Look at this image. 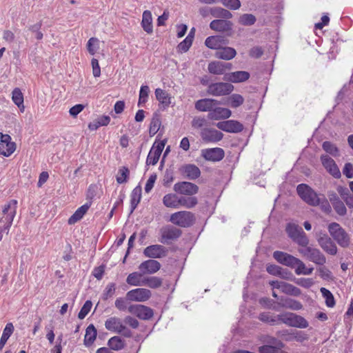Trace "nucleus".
I'll list each match as a JSON object with an SVG mask.
<instances>
[{
  "instance_id": "nucleus-1",
  "label": "nucleus",
  "mask_w": 353,
  "mask_h": 353,
  "mask_svg": "<svg viewBox=\"0 0 353 353\" xmlns=\"http://www.w3.org/2000/svg\"><path fill=\"white\" fill-rule=\"evenodd\" d=\"M259 319L271 325L284 323L288 326L300 329L307 328L309 325V323L305 318L292 312L274 315L270 312H265L260 314Z\"/></svg>"
},
{
  "instance_id": "nucleus-2",
  "label": "nucleus",
  "mask_w": 353,
  "mask_h": 353,
  "mask_svg": "<svg viewBox=\"0 0 353 353\" xmlns=\"http://www.w3.org/2000/svg\"><path fill=\"white\" fill-rule=\"evenodd\" d=\"M285 231L288 236L296 244L301 247H306L309 244V239L301 226L289 223L286 225Z\"/></svg>"
},
{
  "instance_id": "nucleus-3",
  "label": "nucleus",
  "mask_w": 353,
  "mask_h": 353,
  "mask_svg": "<svg viewBox=\"0 0 353 353\" xmlns=\"http://www.w3.org/2000/svg\"><path fill=\"white\" fill-rule=\"evenodd\" d=\"M297 194L306 203L311 206H318L321 194H318L312 188L305 183L297 185Z\"/></svg>"
},
{
  "instance_id": "nucleus-4",
  "label": "nucleus",
  "mask_w": 353,
  "mask_h": 353,
  "mask_svg": "<svg viewBox=\"0 0 353 353\" xmlns=\"http://www.w3.org/2000/svg\"><path fill=\"white\" fill-rule=\"evenodd\" d=\"M327 230L332 237L342 248H347L350 244V237L345 230L337 223L328 225Z\"/></svg>"
},
{
  "instance_id": "nucleus-5",
  "label": "nucleus",
  "mask_w": 353,
  "mask_h": 353,
  "mask_svg": "<svg viewBox=\"0 0 353 353\" xmlns=\"http://www.w3.org/2000/svg\"><path fill=\"white\" fill-rule=\"evenodd\" d=\"M17 201L12 199L5 204L3 208V216L0 219V222L4 223L3 230H9L12 224L13 219L16 214Z\"/></svg>"
},
{
  "instance_id": "nucleus-6",
  "label": "nucleus",
  "mask_w": 353,
  "mask_h": 353,
  "mask_svg": "<svg viewBox=\"0 0 353 353\" xmlns=\"http://www.w3.org/2000/svg\"><path fill=\"white\" fill-rule=\"evenodd\" d=\"M193 213L188 211H180L171 214L170 221L182 228H188L194 223Z\"/></svg>"
},
{
  "instance_id": "nucleus-7",
  "label": "nucleus",
  "mask_w": 353,
  "mask_h": 353,
  "mask_svg": "<svg viewBox=\"0 0 353 353\" xmlns=\"http://www.w3.org/2000/svg\"><path fill=\"white\" fill-rule=\"evenodd\" d=\"M303 248L299 249V252L306 257L309 261L320 265L325 263L326 258L319 249L307 245Z\"/></svg>"
},
{
  "instance_id": "nucleus-8",
  "label": "nucleus",
  "mask_w": 353,
  "mask_h": 353,
  "mask_svg": "<svg viewBox=\"0 0 353 353\" xmlns=\"http://www.w3.org/2000/svg\"><path fill=\"white\" fill-rule=\"evenodd\" d=\"M105 328L108 330L121 334L126 337H130L132 332L130 330L127 328L123 324L122 321L116 317H111L106 320L105 323Z\"/></svg>"
},
{
  "instance_id": "nucleus-9",
  "label": "nucleus",
  "mask_w": 353,
  "mask_h": 353,
  "mask_svg": "<svg viewBox=\"0 0 353 353\" xmlns=\"http://www.w3.org/2000/svg\"><path fill=\"white\" fill-rule=\"evenodd\" d=\"M234 90V86L229 83H214L209 85L208 93L213 96H222L230 94Z\"/></svg>"
},
{
  "instance_id": "nucleus-10",
  "label": "nucleus",
  "mask_w": 353,
  "mask_h": 353,
  "mask_svg": "<svg viewBox=\"0 0 353 353\" xmlns=\"http://www.w3.org/2000/svg\"><path fill=\"white\" fill-rule=\"evenodd\" d=\"M160 232V241L164 244H169L170 241L176 240L181 235L180 229L171 225L161 228Z\"/></svg>"
},
{
  "instance_id": "nucleus-11",
  "label": "nucleus",
  "mask_w": 353,
  "mask_h": 353,
  "mask_svg": "<svg viewBox=\"0 0 353 353\" xmlns=\"http://www.w3.org/2000/svg\"><path fill=\"white\" fill-rule=\"evenodd\" d=\"M317 241L321 248L330 255H336L337 247L332 239L325 233H321Z\"/></svg>"
},
{
  "instance_id": "nucleus-12",
  "label": "nucleus",
  "mask_w": 353,
  "mask_h": 353,
  "mask_svg": "<svg viewBox=\"0 0 353 353\" xmlns=\"http://www.w3.org/2000/svg\"><path fill=\"white\" fill-rule=\"evenodd\" d=\"M15 150L16 144L11 141L10 136L0 133V154L5 157H9Z\"/></svg>"
},
{
  "instance_id": "nucleus-13",
  "label": "nucleus",
  "mask_w": 353,
  "mask_h": 353,
  "mask_svg": "<svg viewBox=\"0 0 353 353\" xmlns=\"http://www.w3.org/2000/svg\"><path fill=\"white\" fill-rule=\"evenodd\" d=\"M173 189L179 194L188 196H192L199 191V187L196 184L188 181L175 183Z\"/></svg>"
},
{
  "instance_id": "nucleus-14",
  "label": "nucleus",
  "mask_w": 353,
  "mask_h": 353,
  "mask_svg": "<svg viewBox=\"0 0 353 353\" xmlns=\"http://www.w3.org/2000/svg\"><path fill=\"white\" fill-rule=\"evenodd\" d=\"M216 125L219 129L229 133H239L243 130V124L236 120L220 121Z\"/></svg>"
},
{
  "instance_id": "nucleus-15",
  "label": "nucleus",
  "mask_w": 353,
  "mask_h": 353,
  "mask_svg": "<svg viewBox=\"0 0 353 353\" xmlns=\"http://www.w3.org/2000/svg\"><path fill=\"white\" fill-rule=\"evenodd\" d=\"M202 140L207 143H216L221 141L223 134L214 128H203L200 133Z\"/></svg>"
},
{
  "instance_id": "nucleus-16",
  "label": "nucleus",
  "mask_w": 353,
  "mask_h": 353,
  "mask_svg": "<svg viewBox=\"0 0 353 353\" xmlns=\"http://www.w3.org/2000/svg\"><path fill=\"white\" fill-rule=\"evenodd\" d=\"M201 154L205 160L214 162L220 161L225 157V152L221 148L203 149Z\"/></svg>"
},
{
  "instance_id": "nucleus-17",
  "label": "nucleus",
  "mask_w": 353,
  "mask_h": 353,
  "mask_svg": "<svg viewBox=\"0 0 353 353\" xmlns=\"http://www.w3.org/2000/svg\"><path fill=\"white\" fill-rule=\"evenodd\" d=\"M321 161L325 170L335 179H339L341 174L335 161L328 155H321Z\"/></svg>"
},
{
  "instance_id": "nucleus-18",
  "label": "nucleus",
  "mask_w": 353,
  "mask_h": 353,
  "mask_svg": "<svg viewBox=\"0 0 353 353\" xmlns=\"http://www.w3.org/2000/svg\"><path fill=\"white\" fill-rule=\"evenodd\" d=\"M270 284L273 288L279 289L285 294L294 296L301 294L300 289L290 283L279 281H272L270 282Z\"/></svg>"
},
{
  "instance_id": "nucleus-19",
  "label": "nucleus",
  "mask_w": 353,
  "mask_h": 353,
  "mask_svg": "<svg viewBox=\"0 0 353 353\" xmlns=\"http://www.w3.org/2000/svg\"><path fill=\"white\" fill-rule=\"evenodd\" d=\"M151 296V292L145 288H137L129 291L126 297L130 301H145Z\"/></svg>"
},
{
  "instance_id": "nucleus-20",
  "label": "nucleus",
  "mask_w": 353,
  "mask_h": 353,
  "mask_svg": "<svg viewBox=\"0 0 353 353\" xmlns=\"http://www.w3.org/2000/svg\"><path fill=\"white\" fill-rule=\"evenodd\" d=\"M274 259L279 263L288 266L291 268H295L296 259L295 256L281 251H275L273 253Z\"/></svg>"
},
{
  "instance_id": "nucleus-21",
  "label": "nucleus",
  "mask_w": 353,
  "mask_h": 353,
  "mask_svg": "<svg viewBox=\"0 0 353 353\" xmlns=\"http://www.w3.org/2000/svg\"><path fill=\"white\" fill-rule=\"evenodd\" d=\"M167 249L161 245L148 246L143 250L145 256L151 259L161 258L166 256Z\"/></svg>"
},
{
  "instance_id": "nucleus-22",
  "label": "nucleus",
  "mask_w": 353,
  "mask_h": 353,
  "mask_svg": "<svg viewBox=\"0 0 353 353\" xmlns=\"http://www.w3.org/2000/svg\"><path fill=\"white\" fill-rule=\"evenodd\" d=\"M233 23L225 19H214L210 23V28L212 30L221 32H228L232 30Z\"/></svg>"
},
{
  "instance_id": "nucleus-23",
  "label": "nucleus",
  "mask_w": 353,
  "mask_h": 353,
  "mask_svg": "<svg viewBox=\"0 0 353 353\" xmlns=\"http://www.w3.org/2000/svg\"><path fill=\"white\" fill-rule=\"evenodd\" d=\"M164 146L165 143L161 141L156 146L154 145L152 147L146 159V163L148 165H154L157 163Z\"/></svg>"
},
{
  "instance_id": "nucleus-24",
  "label": "nucleus",
  "mask_w": 353,
  "mask_h": 353,
  "mask_svg": "<svg viewBox=\"0 0 353 353\" xmlns=\"http://www.w3.org/2000/svg\"><path fill=\"white\" fill-rule=\"evenodd\" d=\"M161 264L159 261L153 259H149L142 262L139 269L143 274H154L159 270Z\"/></svg>"
},
{
  "instance_id": "nucleus-25",
  "label": "nucleus",
  "mask_w": 353,
  "mask_h": 353,
  "mask_svg": "<svg viewBox=\"0 0 353 353\" xmlns=\"http://www.w3.org/2000/svg\"><path fill=\"white\" fill-rule=\"evenodd\" d=\"M220 102L213 99H202L195 102V108L201 112H209L217 105H219Z\"/></svg>"
},
{
  "instance_id": "nucleus-26",
  "label": "nucleus",
  "mask_w": 353,
  "mask_h": 353,
  "mask_svg": "<svg viewBox=\"0 0 353 353\" xmlns=\"http://www.w3.org/2000/svg\"><path fill=\"white\" fill-rule=\"evenodd\" d=\"M232 114L230 110L225 108L214 107L208 114L210 120H221L229 118Z\"/></svg>"
},
{
  "instance_id": "nucleus-27",
  "label": "nucleus",
  "mask_w": 353,
  "mask_h": 353,
  "mask_svg": "<svg viewBox=\"0 0 353 353\" xmlns=\"http://www.w3.org/2000/svg\"><path fill=\"white\" fill-rule=\"evenodd\" d=\"M250 76V73L246 71H236L225 74L223 80L232 83H241L247 81Z\"/></svg>"
},
{
  "instance_id": "nucleus-28",
  "label": "nucleus",
  "mask_w": 353,
  "mask_h": 353,
  "mask_svg": "<svg viewBox=\"0 0 353 353\" xmlns=\"http://www.w3.org/2000/svg\"><path fill=\"white\" fill-rule=\"evenodd\" d=\"M236 55V51L234 48L228 46H221L214 53V57L219 59L229 61L232 59Z\"/></svg>"
},
{
  "instance_id": "nucleus-29",
  "label": "nucleus",
  "mask_w": 353,
  "mask_h": 353,
  "mask_svg": "<svg viewBox=\"0 0 353 353\" xmlns=\"http://www.w3.org/2000/svg\"><path fill=\"white\" fill-rule=\"evenodd\" d=\"M228 43V40L225 39L223 36H210L207 37L205 41V45L213 50H216L217 51L219 48H220L222 45H225Z\"/></svg>"
},
{
  "instance_id": "nucleus-30",
  "label": "nucleus",
  "mask_w": 353,
  "mask_h": 353,
  "mask_svg": "<svg viewBox=\"0 0 353 353\" xmlns=\"http://www.w3.org/2000/svg\"><path fill=\"white\" fill-rule=\"evenodd\" d=\"M91 205V202L86 203L79 208L69 218L68 224L72 225L81 220L84 214L88 212Z\"/></svg>"
},
{
  "instance_id": "nucleus-31",
  "label": "nucleus",
  "mask_w": 353,
  "mask_h": 353,
  "mask_svg": "<svg viewBox=\"0 0 353 353\" xmlns=\"http://www.w3.org/2000/svg\"><path fill=\"white\" fill-rule=\"evenodd\" d=\"M183 174L190 180H194L199 177L201 171L199 168L193 164H187L182 168Z\"/></svg>"
},
{
  "instance_id": "nucleus-32",
  "label": "nucleus",
  "mask_w": 353,
  "mask_h": 353,
  "mask_svg": "<svg viewBox=\"0 0 353 353\" xmlns=\"http://www.w3.org/2000/svg\"><path fill=\"white\" fill-rule=\"evenodd\" d=\"M310 339V335L307 332L301 330H290V334L288 335L287 341H295L299 343H303Z\"/></svg>"
},
{
  "instance_id": "nucleus-33",
  "label": "nucleus",
  "mask_w": 353,
  "mask_h": 353,
  "mask_svg": "<svg viewBox=\"0 0 353 353\" xmlns=\"http://www.w3.org/2000/svg\"><path fill=\"white\" fill-rule=\"evenodd\" d=\"M141 26L148 34L153 32L152 17L150 11L145 10L143 12Z\"/></svg>"
},
{
  "instance_id": "nucleus-34",
  "label": "nucleus",
  "mask_w": 353,
  "mask_h": 353,
  "mask_svg": "<svg viewBox=\"0 0 353 353\" xmlns=\"http://www.w3.org/2000/svg\"><path fill=\"white\" fill-rule=\"evenodd\" d=\"M210 14L217 19H230L232 17V14L229 10L221 7L210 8Z\"/></svg>"
},
{
  "instance_id": "nucleus-35",
  "label": "nucleus",
  "mask_w": 353,
  "mask_h": 353,
  "mask_svg": "<svg viewBox=\"0 0 353 353\" xmlns=\"http://www.w3.org/2000/svg\"><path fill=\"white\" fill-rule=\"evenodd\" d=\"M143 274L141 271L140 272H134L130 274L127 279L126 282L128 284L132 286H143Z\"/></svg>"
},
{
  "instance_id": "nucleus-36",
  "label": "nucleus",
  "mask_w": 353,
  "mask_h": 353,
  "mask_svg": "<svg viewBox=\"0 0 353 353\" xmlns=\"http://www.w3.org/2000/svg\"><path fill=\"white\" fill-rule=\"evenodd\" d=\"M130 214L136 209L141 198V188L137 186L133 189L130 195Z\"/></svg>"
},
{
  "instance_id": "nucleus-37",
  "label": "nucleus",
  "mask_w": 353,
  "mask_h": 353,
  "mask_svg": "<svg viewBox=\"0 0 353 353\" xmlns=\"http://www.w3.org/2000/svg\"><path fill=\"white\" fill-rule=\"evenodd\" d=\"M155 96L157 99L163 105L164 108L170 105L171 103L170 97L166 91L161 88H157L155 90Z\"/></svg>"
},
{
  "instance_id": "nucleus-38",
  "label": "nucleus",
  "mask_w": 353,
  "mask_h": 353,
  "mask_svg": "<svg viewBox=\"0 0 353 353\" xmlns=\"http://www.w3.org/2000/svg\"><path fill=\"white\" fill-rule=\"evenodd\" d=\"M97 337V330L93 325H90L85 330L84 337V345L85 346L91 345Z\"/></svg>"
},
{
  "instance_id": "nucleus-39",
  "label": "nucleus",
  "mask_w": 353,
  "mask_h": 353,
  "mask_svg": "<svg viewBox=\"0 0 353 353\" xmlns=\"http://www.w3.org/2000/svg\"><path fill=\"white\" fill-rule=\"evenodd\" d=\"M179 197L175 194H165L163 198V204L168 208H178Z\"/></svg>"
},
{
  "instance_id": "nucleus-40",
  "label": "nucleus",
  "mask_w": 353,
  "mask_h": 353,
  "mask_svg": "<svg viewBox=\"0 0 353 353\" xmlns=\"http://www.w3.org/2000/svg\"><path fill=\"white\" fill-rule=\"evenodd\" d=\"M14 331V326L12 323H8L6 324L3 331V334L1 335V337L0 339V350H1L5 344L6 343L8 339L10 338V336L12 335V332Z\"/></svg>"
},
{
  "instance_id": "nucleus-41",
  "label": "nucleus",
  "mask_w": 353,
  "mask_h": 353,
  "mask_svg": "<svg viewBox=\"0 0 353 353\" xmlns=\"http://www.w3.org/2000/svg\"><path fill=\"white\" fill-rule=\"evenodd\" d=\"M108 345L111 350L119 351L124 347L125 341L119 336H115L108 340Z\"/></svg>"
},
{
  "instance_id": "nucleus-42",
  "label": "nucleus",
  "mask_w": 353,
  "mask_h": 353,
  "mask_svg": "<svg viewBox=\"0 0 353 353\" xmlns=\"http://www.w3.org/2000/svg\"><path fill=\"white\" fill-rule=\"evenodd\" d=\"M198 203L197 199L194 196H180L179 199L178 208L181 206L185 207L186 208H192L194 207Z\"/></svg>"
},
{
  "instance_id": "nucleus-43",
  "label": "nucleus",
  "mask_w": 353,
  "mask_h": 353,
  "mask_svg": "<svg viewBox=\"0 0 353 353\" xmlns=\"http://www.w3.org/2000/svg\"><path fill=\"white\" fill-rule=\"evenodd\" d=\"M162 285V279L157 276H148L143 278V286L150 288H157Z\"/></svg>"
},
{
  "instance_id": "nucleus-44",
  "label": "nucleus",
  "mask_w": 353,
  "mask_h": 353,
  "mask_svg": "<svg viewBox=\"0 0 353 353\" xmlns=\"http://www.w3.org/2000/svg\"><path fill=\"white\" fill-rule=\"evenodd\" d=\"M12 99L18 108H21V107H22L23 110H24L23 94L19 88H16L13 90L12 92Z\"/></svg>"
},
{
  "instance_id": "nucleus-45",
  "label": "nucleus",
  "mask_w": 353,
  "mask_h": 353,
  "mask_svg": "<svg viewBox=\"0 0 353 353\" xmlns=\"http://www.w3.org/2000/svg\"><path fill=\"white\" fill-rule=\"evenodd\" d=\"M320 291L325 299L326 305L328 307H333L335 305V300L331 292L325 288H321Z\"/></svg>"
},
{
  "instance_id": "nucleus-46",
  "label": "nucleus",
  "mask_w": 353,
  "mask_h": 353,
  "mask_svg": "<svg viewBox=\"0 0 353 353\" xmlns=\"http://www.w3.org/2000/svg\"><path fill=\"white\" fill-rule=\"evenodd\" d=\"M256 19L255 16L252 14H243L239 18V23L241 25L250 26L256 22Z\"/></svg>"
},
{
  "instance_id": "nucleus-47",
  "label": "nucleus",
  "mask_w": 353,
  "mask_h": 353,
  "mask_svg": "<svg viewBox=\"0 0 353 353\" xmlns=\"http://www.w3.org/2000/svg\"><path fill=\"white\" fill-rule=\"evenodd\" d=\"M207 119L202 116H196L193 117L191 121L192 128L194 129H203L207 125Z\"/></svg>"
},
{
  "instance_id": "nucleus-48",
  "label": "nucleus",
  "mask_w": 353,
  "mask_h": 353,
  "mask_svg": "<svg viewBox=\"0 0 353 353\" xmlns=\"http://www.w3.org/2000/svg\"><path fill=\"white\" fill-rule=\"evenodd\" d=\"M208 70L214 74H223V68L221 61H212L208 64Z\"/></svg>"
},
{
  "instance_id": "nucleus-49",
  "label": "nucleus",
  "mask_w": 353,
  "mask_h": 353,
  "mask_svg": "<svg viewBox=\"0 0 353 353\" xmlns=\"http://www.w3.org/2000/svg\"><path fill=\"white\" fill-rule=\"evenodd\" d=\"M244 102V98L239 94H233L229 97V103L230 105L236 108L241 105Z\"/></svg>"
},
{
  "instance_id": "nucleus-50",
  "label": "nucleus",
  "mask_w": 353,
  "mask_h": 353,
  "mask_svg": "<svg viewBox=\"0 0 353 353\" xmlns=\"http://www.w3.org/2000/svg\"><path fill=\"white\" fill-rule=\"evenodd\" d=\"M130 171L128 168L122 167L119 170L117 176V181L118 183L121 184L127 181Z\"/></svg>"
},
{
  "instance_id": "nucleus-51",
  "label": "nucleus",
  "mask_w": 353,
  "mask_h": 353,
  "mask_svg": "<svg viewBox=\"0 0 353 353\" xmlns=\"http://www.w3.org/2000/svg\"><path fill=\"white\" fill-rule=\"evenodd\" d=\"M87 49L90 54L94 55L99 49V39L95 37L90 38L87 43Z\"/></svg>"
},
{
  "instance_id": "nucleus-52",
  "label": "nucleus",
  "mask_w": 353,
  "mask_h": 353,
  "mask_svg": "<svg viewBox=\"0 0 353 353\" xmlns=\"http://www.w3.org/2000/svg\"><path fill=\"white\" fill-rule=\"evenodd\" d=\"M219 1L225 7L233 10H238L241 6V3L239 0H219Z\"/></svg>"
},
{
  "instance_id": "nucleus-53",
  "label": "nucleus",
  "mask_w": 353,
  "mask_h": 353,
  "mask_svg": "<svg viewBox=\"0 0 353 353\" xmlns=\"http://www.w3.org/2000/svg\"><path fill=\"white\" fill-rule=\"evenodd\" d=\"M150 88L148 85H142L139 92V99L138 105L140 106L142 103H145L148 97Z\"/></svg>"
},
{
  "instance_id": "nucleus-54",
  "label": "nucleus",
  "mask_w": 353,
  "mask_h": 353,
  "mask_svg": "<svg viewBox=\"0 0 353 353\" xmlns=\"http://www.w3.org/2000/svg\"><path fill=\"white\" fill-rule=\"evenodd\" d=\"M193 41V36H187L186 38L178 45L179 51L186 52L192 46Z\"/></svg>"
},
{
  "instance_id": "nucleus-55",
  "label": "nucleus",
  "mask_w": 353,
  "mask_h": 353,
  "mask_svg": "<svg viewBox=\"0 0 353 353\" xmlns=\"http://www.w3.org/2000/svg\"><path fill=\"white\" fill-rule=\"evenodd\" d=\"M323 149L327 153L332 156H336L338 154L339 150L336 146L330 141H324L323 143Z\"/></svg>"
},
{
  "instance_id": "nucleus-56",
  "label": "nucleus",
  "mask_w": 353,
  "mask_h": 353,
  "mask_svg": "<svg viewBox=\"0 0 353 353\" xmlns=\"http://www.w3.org/2000/svg\"><path fill=\"white\" fill-rule=\"evenodd\" d=\"M161 120L159 116L157 114L154 115L150 123V133L155 134L159 130Z\"/></svg>"
},
{
  "instance_id": "nucleus-57",
  "label": "nucleus",
  "mask_w": 353,
  "mask_h": 353,
  "mask_svg": "<svg viewBox=\"0 0 353 353\" xmlns=\"http://www.w3.org/2000/svg\"><path fill=\"white\" fill-rule=\"evenodd\" d=\"M137 317L143 320H148L154 315L153 310H133Z\"/></svg>"
},
{
  "instance_id": "nucleus-58",
  "label": "nucleus",
  "mask_w": 353,
  "mask_h": 353,
  "mask_svg": "<svg viewBox=\"0 0 353 353\" xmlns=\"http://www.w3.org/2000/svg\"><path fill=\"white\" fill-rule=\"evenodd\" d=\"M115 292V283H109L105 290L103 291V299L106 300L108 299L109 297H111L113 296V294H114Z\"/></svg>"
},
{
  "instance_id": "nucleus-59",
  "label": "nucleus",
  "mask_w": 353,
  "mask_h": 353,
  "mask_svg": "<svg viewBox=\"0 0 353 353\" xmlns=\"http://www.w3.org/2000/svg\"><path fill=\"white\" fill-rule=\"evenodd\" d=\"M319 205H320L321 209L324 212L329 213L331 212V206H330L328 201L327 200V199L325 197V196L323 194L321 195Z\"/></svg>"
},
{
  "instance_id": "nucleus-60",
  "label": "nucleus",
  "mask_w": 353,
  "mask_h": 353,
  "mask_svg": "<svg viewBox=\"0 0 353 353\" xmlns=\"http://www.w3.org/2000/svg\"><path fill=\"white\" fill-rule=\"evenodd\" d=\"M332 206L336 212L340 216H344L347 212L346 208L341 200L334 203Z\"/></svg>"
},
{
  "instance_id": "nucleus-61",
  "label": "nucleus",
  "mask_w": 353,
  "mask_h": 353,
  "mask_svg": "<svg viewBox=\"0 0 353 353\" xmlns=\"http://www.w3.org/2000/svg\"><path fill=\"white\" fill-rule=\"evenodd\" d=\"M278 276L288 281H293L295 279L293 274L290 271L283 268H281Z\"/></svg>"
},
{
  "instance_id": "nucleus-62",
  "label": "nucleus",
  "mask_w": 353,
  "mask_h": 353,
  "mask_svg": "<svg viewBox=\"0 0 353 353\" xmlns=\"http://www.w3.org/2000/svg\"><path fill=\"white\" fill-rule=\"evenodd\" d=\"M260 353H283L279 349L272 345H263L259 347Z\"/></svg>"
},
{
  "instance_id": "nucleus-63",
  "label": "nucleus",
  "mask_w": 353,
  "mask_h": 353,
  "mask_svg": "<svg viewBox=\"0 0 353 353\" xmlns=\"http://www.w3.org/2000/svg\"><path fill=\"white\" fill-rule=\"evenodd\" d=\"M320 276L324 280H331L332 279V274L331 271H330L325 267H321L319 270Z\"/></svg>"
},
{
  "instance_id": "nucleus-64",
  "label": "nucleus",
  "mask_w": 353,
  "mask_h": 353,
  "mask_svg": "<svg viewBox=\"0 0 353 353\" xmlns=\"http://www.w3.org/2000/svg\"><path fill=\"white\" fill-rule=\"evenodd\" d=\"M343 173L348 179L353 178V165L350 163H346L343 169Z\"/></svg>"
}]
</instances>
